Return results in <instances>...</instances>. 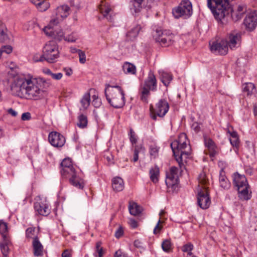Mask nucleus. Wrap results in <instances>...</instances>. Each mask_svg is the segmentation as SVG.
<instances>
[{
    "label": "nucleus",
    "instance_id": "nucleus-24",
    "mask_svg": "<svg viewBox=\"0 0 257 257\" xmlns=\"http://www.w3.org/2000/svg\"><path fill=\"white\" fill-rule=\"evenodd\" d=\"M32 246L33 248V253L35 256L39 257L43 255V246L37 236L34 237L32 242Z\"/></svg>",
    "mask_w": 257,
    "mask_h": 257
},
{
    "label": "nucleus",
    "instance_id": "nucleus-5",
    "mask_svg": "<svg viewBox=\"0 0 257 257\" xmlns=\"http://www.w3.org/2000/svg\"><path fill=\"white\" fill-rule=\"evenodd\" d=\"M198 182L199 184L204 185V187L200 188L198 192L197 203L201 208L206 209L209 207L211 200L206 186L208 182V180L204 173L200 174L198 176Z\"/></svg>",
    "mask_w": 257,
    "mask_h": 257
},
{
    "label": "nucleus",
    "instance_id": "nucleus-28",
    "mask_svg": "<svg viewBox=\"0 0 257 257\" xmlns=\"http://www.w3.org/2000/svg\"><path fill=\"white\" fill-rule=\"evenodd\" d=\"M30 1L41 12L46 11L50 7V4L47 0H30Z\"/></svg>",
    "mask_w": 257,
    "mask_h": 257
},
{
    "label": "nucleus",
    "instance_id": "nucleus-19",
    "mask_svg": "<svg viewBox=\"0 0 257 257\" xmlns=\"http://www.w3.org/2000/svg\"><path fill=\"white\" fill-rule=\"evenodd\" d=\"M226 41L230 49H235L240 45L241 35L239 33H231L228 35L227 40Z\"/></svg>",
    "mask_w": 257,
    "mask_h": 257
},
{
    "label": "nucleus",
    "instance_id": "nucleus-4",
    "mask_svg": "<svg viewBox=\"0 0 257 257\" xmlns=\"http://www.w3.org/2000/svg\"><path fill=\"white\" fill-rule=\"evenodd\" d=\"M233 183L236 187L238 196L241 200L247 201L251 198V191L246 178L244 175L238 173H234L233 176Z\"/></svg>",
    "mask_w": 257,
    "mask_h": 257
},
{
    "label": "nucleus",
    "instance_id": "nucleus-32",
    "mask_svg": "<svg viewBox=\"0 0 257 257\" xmlns=\"http://www.w3.org/2000/svg\"><path fill=\"white\" fill-rule=\"evenodd\" d=\"M90 94L89 92L85 93L82 96L80 103L81 104V107L80 108V110H86L88 108L90 105Z\"/></svg>",
    "mask_w": 257,
    "mask_h": 257
},
{
    "label": "nucleus",
    "instance_id": "nucleus-21",
    "mask_svg": "<svg viewBox=\"0 0 257 257\" xmlns=\"http://www.w3.org/2000/svg\"><path fill=\"white\" fill-rule=\"evenodd\" d=\"M65 178H69L70 183L74 187L80 189H82L84 188V181L83 179L78 175L76 171Z\"/></svg>",
    "mask_w": 257,
    "mask_h": 257
},
{
    "label": "nucleus",
    "instance_id": "nucleus-56",
    "mask_svg": "<svg viewBox=\"0 0 257 257\" xmlns=\"http://www.w3.org/2000/svg\"><path fill=\"white\" fill-rule=\"evenodd\" d=\"M123 234V229L122 228V227L121 226H119L117 229L116 230L115 232V236L117 238H120L121 236H122Z\"/></svg>",
    "mask_w": 257,
    "mask_h": 257
},
{
    "label": "nucleus",
    "instance_id": "nucleus-35",
    "mask_svg": "<svg viewBox=\"0 0 257 257\" xmlns=\"http://www.w3.org/2000/svg\"><path fill=\"white\" fill-rule=\"evenodd\" d=\"M11 244L10 238H8V241L6 239H3V242L0 244V248L4 256H8L9 252V246Z\"/></svg>",
    "mask_w": 257,
    "mask_h": 257
},
{
    "label": "nucleus",
    "instance_id": "nucleus-37",
    "mask_svg": "<svg viewBox=\"0 0 257 257\" xmlns=\"http://www.w3.org/2000/svg\"><path fill=\"white\" fill-rule=\"evenodd\" d=\"M255 85L251 82L245 83L243 85V91L246 93L247 96H251L255 90Z\"/></svg>",
    "mask_w": 257,
    "mask_h": 257
},
{
    "label": "nucleus",
    "instance_id": "nucleus-23",
    "mask_svg": "<svg viewBox=\"0 0 257 257\" xmlns=\"http://www.w3.org/2000/svg\"><path fill=\"white\" fill-rule=\"evenodd\" d=\"M244 24L249 30H253L257 25V17L255 13H252L247 15L244 20Z\"/></svg>",
    "mask_w": 257,
    "mask_h": 257
},
{
    "label": "nucleus",
    "instance_id": "nucleus-52",
    "mask_svg": "<svg viewBox=\"0 0 257 257\" xmlns=\"http://www.w3.org/2000/svg\"><path fill=\"white\" fill-rule=\"evenodd\" d=\"M33 61L35 62H43L45 61V58H43V54L42 55L36 54L33 57Z\"/></svg>",
    "mask_w": 257,
    "mask_h": 257
},
{
    "label": "nucleus",
    "instance_id": "nucleus-10",
    "mask_svg": "<svg viewBox=\"0 0 257 257\" xmlns=\"http://www.w3.org/2000/svg\"><path fill=\"white\" fill-rule=\"evenodd\" d=\"M43 58L49 63H54L59 57V52L58 46L54 41L47 42L43 48Z\"/></svg>",
    "mask_w": 257,
    "mask_h": 257
},
{
    "label": "nucleus",
    "instance_id": "nucleus-49",
    "mask_svg": "<svg viewBox=\"0 0 257 257\" xmlns=\"http://www.w3.org/2000/svg\"><path fill=\"white\" fill-rule=\"evenodd\" d=\"M145 0H134V7L136 8V12L140 11V8H142V5Z\"/></svg>",
    "mask_w": 257,
    "mask_h": 257
},
{
    "label": "nucleus",
    "instance_id": "nucleus-6",
    "mask_svg": "<svg viewBox=\"0 0 257 257\" xmlns=\"http://www.w3.org/2000/svg\"><path fill=\"white\" fill-rule=\"evenodd\" d=\"M207 7L215 19L219 22L224 18L229 6V0H207Z\"/></svg>",
    "mask_w": 257,
    "mask_h": 257
},
{
    "label": "nucleus",
    "instance_id": "nucleus-36",
    "mask_svg": "<svg viewBox=\"0 0 257 257\" xmlns=\"http://www.w3.org/2000/svg\"><path fill=\"white\" fill-rule=\"evenodd\" d=\"M122 70L125 74H135L136 73V66L129 62H125L122 66Z\"/></svg>",
    "mask_w": 257,
    "mask_h": 257
},
{
    "label": "nucleus",
    "instance_id": "nucleus-57",
    "mask_svg": "<svg viewBox=\"0 0 257 257\" xmlns=\"http://www.w3.org/2000/svg\"><path fill=\"white\" fill-rule=\"evenodd\" d=\"M128 223L131 227L133 228H136L138 226V222L134 219L130 218Z\"/></svg>",
    "mask_w": 257,
    "mask_h": 257
},
{
    "label": "nucleus",
    "instance_id": "nucleus-44",
    "mask_svg": "<svg viewBox=\"0 0 257 257\" xmlns=\"http://www.w3.org/2000/svg\"><path fill=\"white\" fill-rule=\"evenodd\" d=\"M12 51L13 48L10 45H6L2 47L0 49V57H1V56L3 53H5L6 54H9L12 53Z\"/></svg>",
    "mask_w": 257,
    "mask_h": 257
},
{
    "label": "nucleus",
    "instance_id": "nucleus-41",
    "mask_svg": "<svg viewBox=\"0 0 257 257\" xmlns=\"http://www.w3.org/2000/svg\"><path fill=\"white\" fill-rule=\"evenodd\" d=\"M134 157L133 160L134 162H137L139 159V153L142 151L144 150V148L142 145H135L134 146Z\"/></svg>",
    "mask_w": 257,
    "mask_h": 257
},
{
    "label": "nucleus",
    "instance_id": "nucleus-13",
    "mask_svg": "<svg viewBox=\"0 0 257 257\" xmlns=\"http://www.w3.org/2000/svg\"><path fill=\"white\" fill-rule=\"evenodd\" d=\"M178 169L176 167H172L169 172L166 174L165 182L168 188L175 190L178 187L179 177L178 175Z\"/></svg>",
    "mask_w": 257,
    "mask_h": 257
},
{
    "label": "nucleus",
    "instance_id": "nucleus-26",
    "mask_svg": "<svg viewBox=\"0 0 257 257\" xmlns=\"http://www.w3.org/2000/svg\"><path fill=\"white\" fill-rule=\"evenodd\" d=\"M112 187L115 191L119 192L124 188V182L120 177H116L112 180Z\"/></svg>",
    "mask_w": 257,
    "mask_h": 257
},
{
    "label": "nucleus",
    "instance_id": "nucleus-12",
    "mask_svg": "<svg viewBox=\"0 0 257 257\" xmlns=\"http://www.w3.org/2000/svg\"><path fill=\"white\" fill-rule=\"evenodd\" d=\"M247 12V6L244 4H236L227 8V14L230 13L231 19L236 22L241 20Z\"/></svg>",
    "mask_w": 257,
    "mask_h": 257
},
{
    "label": "nucleus",
    "instance_id": "nucleus-31",
    "mask_svg": "<svg viewBox=\"0 0 257 257\" xmlns=\"http://www.w3.org/2000/svg\"><path fill=\"white\" fill-rule=\"evenodd\" d=\"M223 173H224L223 171L220 173L219 178L220 186L224 189L227 190L230 187V183L228 179Z\"/></svg>",
    "mask_w": 257,
    "mask_h": 257
},
{
    "label": "nucleus",
    "instance_id": "nucleus-51",
    "mask_svg": "<svg viewBox=\"0 0 257 257\" xmlns=\"http://www.w3.org/2000/svg\"><path fill=\"white\" fill-rule=\"evenodd\" d=\"M35 230V227H29L26 230V236L27 238H32L34 235Z\"/></svg>",
    "mask_w": 257,
    "mask_h": 257
},
{
    "label": "nucleus",
    "instance_id": "nucleus-25",
    "mask_svg": "<svg viewBox=\"0 0 257 257\" xmlns=\"http://www.w3.org/2000/svg\"><path fill=\"white\" fill-rule=\"evenodd\" d=\"M98 9L101 14H102L104 18L109 21H112V17L111 14H109L111 11V9L109 5L106 2L102 1L101 4L99 5Z\"/></svg>",
    "mask_w": 257,
    "mask_h": 257
},
{
    "label": "nucleus",
    "instance_id": "nucleus-7",
    "mask_svg": "<svg viewBox=\"0 0 257 257\" xmlns=\"http://www.w3.org/2000/svg\"><path fill=\"white\" fill-rule=\"evenodd\" d=\"M157 89V82L156 76L152 71H150L141 89V100L147 101L148 97L150 94V91H155Z\"/></svg>",
    "mask_w": 257,
    "mask_h": 257
},
{
    "label": "nucleus",
    "instance_id": "nucleus-20",
    "mask_svg": "<svg viewBox=\"0 0 257 257\" xmlns=\"http://www.w3.org/2000/svg\"><path fill=\"white\" fill-rule=\"evenodd\" d=\"M61 173L64 177L68 176V175L76 171L70 158L63 159L61 163Z\"/></svg>",
    "mask_w": 257,
    "mask_h": 257
},
{
    "label": "nucleus",
    "instance_id": "nucleus-43",
    "mask_svg": "<svg viewBox=\"0 0 257 257\" xmlns=\"http://www.w3.org/2000/svg\"><path fill=\"white\" fill-rule=\"evenodd\" d=\"M77 38L78 36L77 34L74 32H72L70 35H64V40L68 42H74Z\"/></svg>",
    "mask_w": 257,
    "mask_h": 257
},
{
    "label": "nucleus",
    "instance_id": "nucleus-62",
    "mask_svg": "<svg viewBox=\"0 0 257 257\" xmlns=\"http://www.w3.org/2000/svg\"><path fill=\"white\" fill-rule=\"evenodd\" d=\"M227 133L229 134L230 136L231 137V138H235L238 137L237 134L235 131H232L231 132L229 130H228Z\"/></svg>",
    "mask_w": 257,
    "mask_h": 257
},
{
    "label": "nucleus",
    "instance_id": "nucleus-45",
    "mask_svg": "<svg viewBox=\"0 0 257 257\" xmlns=\"http://www.w3.org/2000/svg\"><path fill=\"white\" fill-rule=\"evenodd\" d=\"M171 243L169 240L166 239L162 243V247L165 252H168L171 248Z\"/></svg>",
    "mask_w": 257,
    "mask_h": 257
},
{
    "label": "nucleus",
    "instance_id": "nucleus-63",
    "mask_svg": "<svg viewBox=\"0 0 257 257\" xmlns=\"http://www.w3.org/2000/svg\"><path fill=\"white\" fill-rule=\"evenodd\" d=\"M64 71L65 72V74L68 76H71L72 74V70L70 68H65L64 69Z\"/></svg>",
    "mask_w": 257,
    "mask_h": 257
},
{
    "label": "nucleus",
    "instance_id": "nucleus-27",
    "mask_svg": "<svg viewBox=\"0 0 257 257\" xmlns=\"http://www.w3.org/2000/svg\"><path fill=\"white\" fill-rule=\"evenodd\" d=\"M159 74L161 82L165 86H168L173 79L172 75L164 71H159Z\"/></svg>",
    "mask_w": 257,
    "mask_h": 257
},
{
    "label": "nucleus",
    "instance_id": "nucleus-61",
    "mask_svg": "<svg viewBox=\"0 0 257 257\" xmlns=\"http://www.w3.org/2000/svg\"><path fill=\"white\" fill-rule=\"evenodd\" d=\"M62 257H72V255L69 250H65L62 253Z\"/></svg>",
    "mask_w": 257,
    "mask_h": 257
},
{
    "label": "nucleus",
    "instance_id": "nucleus-1",
    "mask_svg": "<svg viewBox=\"0 0 257 257\" xmlns=\"http://www.w3.org/2000/svg\"><path fill=\"white\" fill-rule=\"evenodd\" d=\"M45 83V80L41 78H35L30 75L19 76L15 78L11 88L16 95L25 94L28 99L39 100L47 95Z\"/></svg>",
    "mask_w": 257,
    "mask_h": 257
},
{
    "label": "nucleus",
    "instance_id": "nucleus-38",
    "mask_svg": "<svg viewBox=\"0 0 257 257\" xmlns=\"http://www.w3.org/2000/svg\"><path fill=\"white\" fill-rule=\"evenodd\" d=\"M141 29L140 25H137L127 33L126 36L130 40H132L137 37Z\"/></svg>",
    "mask_w": 257,
    "mask_h": 257
},
{
    "label": "nucleus",
    "instance_id": "nucleus-3",
    "mask_svg": "<svg viewBox=\"0 0 257 257\" xmlns=\"http://www.w3.org/2000/svg\"><path fill=\"white\" fill-rule=\"evenodd\" d=\"M104 93L107 101L113 107L121 108L124 105V93L120 86L107 84Z\"/></svg>",
    "mask_w": 257,
    "mask_h": 257
},
{
    "label": "nucleus",
    "instance_id": "nucleus-29",
    "mask_svg": "<svg viewBox=\"0 0 257 257\" xmlns=\"http://www.w3.org/2000/svg\"><path fill=\"white\" fill-rule=\"evenodd\" d=\"M0 233L3 239L8 241V238H10L8 223L3 220H0Z\"/></svg>",
    "mask_w": 257,
    "mask_h": 257
},
{
    "label": "nucleus",
    "instance_id": "nucleus-60",
    "mask_svg": "<svg viewBox=\"0 0 257 257\" xmlns=\"http://www.w3.org/2000/svg\"><path fill=\"white\" fill-rule=\"evenodd\" d=\"M7 112L9 114H11L14 117H16L18 115V112L13 108H9L8 109Z\"/></svg>",
    "mask_w": 257,
    "mask_h": 257
},
{
    "label": "nucleus",
    "instance_id": "nucleus-16",
    "mask_svg": "<svg viewBox=\"0 0 257 257\" xmlns=\"http://www.w3.org/2000/svg\"><path fill=\"white\" fill-rule=\"evenodd\" d=\"M227 42L225 40L213 42L210 46L211 51L220 55H226L228 50Z\"/></svg>",
    "mask_w": 257,
    "mask_h": 257
},
{
    "label": "nucleus",
    "instance_id": "nucleus-15",
    "mask_svg": "<svg viewBox=\"0 0 257 257\" xmlns=\"http://www.w3.org/2000/svg\"><path fill=\"white\" fill-rule=\"evenodd\" d=\"M56 25H51V22H50L49 24L43 29V31L46 35L52 37L57 41H60L64 39V34L61 29L54 28V26Z\"/></svg>",
    "mask_w": 257,
    "mask_h": 257
},
{
    "label": "nucleus",
    "instance_id": "nucleus-46",
    "mask_svg": "<svg viewBox=\"0 0 257 257\" xmlns=\"http://www.w3.org/2000/svg\"><path fill=\"white\" fill-rule=\"evenodd\" d=\"M193 249V244L191 243H188L183 246L182 250L183 252H187V255H189V253H192L191 251Z\"/></svg>",
    "mask_w": 257,
    "mask_h": 257
},
{
    "label": "nucleus",
    "instance_id": "nucleus-11",
    "mask_svg": "<svg viewBox=\"0 0 257 257\" xmlns=\"http://www.w3.org/2000/svg\"><path fill=\"white\" fill-rule=\"evenodd\" d=\"M169 107L168 101L164 98L160 99L155 107L151 105L150 109L152 119L156 120L157 116L164 117L168 112Z\"/></svg>",
    "mask_w": 257,
    "mask_h": 257
},
{
    "label": "nucleus",
    "instance_id": "nucleus-34",
    "mask_svg": "<svg viewBox=\"0 0 257 257\" xmlns=\"http://www.w3.org/2000/svg\"><path fill=\"white\" fill-rule=\"evenodd\" d=\"M8 30L6 26L0 22V42H8L9 41V37L7 34Z\"/></svg>",
    "mask_w": 257,
    "mask_h": 257
},
{
    "label": "nucleus",
    "instance_id": "nucleus-59",
    "mask_svg": "<svg viewBox=\"0 0 257 257\" xmlns=\"http://www.w3.org/2000/svg\"><path fill=\"white\" fill-rule=\"evenodd\" d=\"M229 141H230V144L233 146L237 147L238 145L239 141H238V137L235 138H235H230Z\"/></svg>",
    "mask_w": 257,
    "mask_h": 257
},
{
    "label": "nucleus",
    "instance_id": "nucleus-48",
    "mask_svg": "<svg viewBox=\"0 0 257 257\" xmlns=\"http://www.w3.org/2000/svg\"><path fill=\"white\" fill-rule=\"evenodd\" d=\"M92 104L95 107H99L101 104V102L100 98H98V97L96 95H93L92 96Z\"/></svg>",
    "mask_w": 257,
    "mask_h": 257
},
{
    "label": "nucleus",
    "instance_id": "nucleus-47",
    "mask_svg": "<svg viewBox=\"0 0 257 257\" xmlns=\"http://www.w3.org/2000/svg\"><path fill=\"white\" fill-rule=\"evenodd\" d=\"M79 56V61L81 64H84L86 62V55L84 51L81 50H76Z\"/></svg>",
    "mask_w": 257,
    "mask_h": 257
},
{
    "label": "nucleus",
    "instance_id": "nucleus-8",
    "mask_svg": "<svg viewBox=\"0 0 257 257\" xmlns=\"http://www.w3.org/2000/svg\"><path fill=\"white\" fill-rule=\"evenodd\" d=\"M153 37L162 47H168L173 44L175 36L169 31L157 29L154 32Z\"/></svg>",
    "mask_w": 257,
    "mask_h": 257
},
{
    "label": "nucleus",
    "instance_id": "nucleus-39",
    "mask_svg": "<svg viewBox=\"0 0 257 257\" xmlns=\"http://www.w3.org/2000/svg\"><path fill=\"white\" fill-rule=\"evenodd\" d=\"M78 122H77V126L80 128H86L87 126L88 119L86 115L81 114L78 117Z\"/></svg>",
    "mask_w": 257,
    "mask_h": 257
},
{
    "label": "nucleus",
    "instance_id": "nucleus-14",
    "mask_svg": "<svg viewBox=\"0 0 257 257\" xmlns=\"http://www.w3.org/2000/svg\"><path fill=\"white\" fill-rule=\"evenodd\" d=\"M70 13V8L68 5L58 7L55 11L56 18L51 19V25H57L60 21L67 17Z\"/></svg>",
    "mask_w": 257,
    "mask_h": 257
},
{
    "label": "nucleus",
    "instance_id": "nucleus-40",
    "mask_svg": "<svg viewBox=\"0 0 257 257\" xmlns=\"http://www.w3.org/2000/svg\"><path fill=\"white\" fill-rule=\"evenodd\" d=\"M160 148L156 144H152L149 146V153L152 158L155 159L158 157Z\"/></svg>",
    "mask_w": 257,
    "mask_h": 257
},
{
    "label": "nucleus",
    "instance_id": "nucleus-55",
    "mask_svg": "<svg viewBox=\"0 0 257 257\" xmlns=\"http://www.w3.org/2000/svg\"><path fill=\"white\" fill-rule=\"evenodd\" d=\"M21 119L23 121L29 120L31 119V114L30 112H24L22 114Z\"/></svg>",
    "mask_w": 257,
    "mask_h": 257
},
{
    "label": "nucleus",
    "instance_id": "nucleus-33",
    "mask_svg": "<svg viewBox=\"0 0 257 257\" xmlns=\"http://www.w3.org/2000/svg\"><path fill=\"white\" fill-rule=\"evenodd\" d=\"M159 174V168L157 166L150 169L149 171L150 177L153 183H156L158 182Z\"/></svg>",
    "mask_w": 257,
    "mask_h": 257
},
{
    "label": "nucleus",
    "instance_id": "nucleus-50",
    "mask_svg": "<svg viewBox=\"0 0 257 257\" xmlns=\"http://www.w3.org/2000/svg\"><path fill=\"white\" fill-rule=\"evenodd\" d=\"M101 243L97 242L96 243V251L98 253V257H102L103 256V248L101 247Z\"/></svg>",
    "mask_w": 257,
    "mask_h": 257
},
{
    "label": "nucleus",
    "instance_id": "nucleus-22",
    "mask_svg": "<svg viewBox=\"0 0 257 257\" xmlns=\"http://www.w3.org/2000/svg\"><path fill=\"white\" fill-rule=\"evenodd\" d=\"M204 143L207 148L209 155L210 157H214L218 153V149L214 142L206 136H203Z\"/></svg>",
    "mask_w": 257,
    "mask_h": 257
},
{
    "label": "nucleus",
    "instance_id": "nucleus-54",
    "mask_svg": "<svg viewBox=\"0 0 257 257\" xmlns=\"http://www.w3.org/2000/svg\"><path fill=\"white\" fill-rule=\"evenodd\" d=\"M160 223H161V219L160 218L159 219V220L158 221V222L154 229V230H153L154 234H157L160 233V232L162 229V226L160 225Z\"/></svg>",
    "mask_w": 257,
    "mask_h": 257
},
{
    "label": "nucleus",
    "instance_id": "nucleus-58",
    "mask_svg": "<svg viewBox=\"0 0 257 257\" xmlns=\"http://www.w3.org/2000/svg\"><path fill=\"white\" fill-rule=\"evenodd\" d=\"M63 76L62 73H53L52 74L51 77L56 80H60Z\"/></svg>",
    "mask_w": 257,
    "mask_h": 257
},
{
    "label": "nucleus",
    "instance_id": "nucleus-53",
    "mask_svg": "<svg viewBox=\"0 0 257 257\" xmlns=\"http://www.w3.org/2000/svg\"><path fill=\"white\" fill-rule=\"evenodd\" d=\"M114 257H128V255L121 249H118L115 251Z\"/></svg>",
    "mask_w": 257,
    "mask_h": 257
},
{
    "label": "nucleus",
    "instance_id": "nucleus-2",
    "mask_svg": "<svg viewBox=\"0 0 257 257\" xmlns=\"http://www.w3.org/2000/svg\"><path fill=\"white\" fill-rule=\"evenodd\" d=\"M171 147L176 160L181 168L183 166V159H187L190 155L191 148L185 133L181 134L177 140L171 144Z\"/></svg>",
    "mask_w": 257,
    "mask_h": 257
},
{
    "label": "nucleus",
    "instance_id": "nucleus-64",
    "mask_svg": "<svg viewBox=\"0 0 257 257\" xmlns=\"http://www.w3.org/2000/svg\"><path fill=\"white\" fill-rule=\"evenodd\" d=\"M245 173L249 175H251L253 173L252 169L249 167H246L245 168Z\"/></svg>",
    "mask_w": 257,
    "mask_h": 257
},
{
    "label": "nucleus",
    "instance_id": "nucleus-18",
    "mask_svg": "<svg viewBox=\"0 0 257 257\" xmlns=\"http://www.w3.org/2000/svg\"><path fill=\"white\" fill-rule=\"evenodd\" d=\"M34 207L35 211L43 216H47L50 213V206L46 200H40L34 203Z\"/></svg>",
    "mask_w": 257,
    "mask_h": 257
},
{
    "label": "nucleus",
    "instance_id": "nucleus-17",
    "mask_svg": "<svg viewBox=\"0 0 257 257\" xmlns=\"http://www.w3.org/2000/svg\"><path fill=\"white\" fill-rule=\"evenodd\" d=\"M50 143L54 147L61 148L65 143V138L60 133L56 132H51L48 136Z\"/></svg>",
    "mask_w": 257,
    "mask_h": 257
},
{
    "label": "nucleus",
    "instance_id": "nucleus-30",
    "mask_svg": "<svg viewBox=\"0 0 257 257\" xmlns=\"http://www.w3.org/2000/svg\"><path fill=\"white\" fill-rule=\"evenodd\" d=\"M128 209L131 214L136 216L142 212L141 207L134 202H130Z\"/></svg>",
    "mask_w": 257,
    "mask_h": 257
},
{
    "label": "nucleus",
    "instance_id": "nucleus-9",
    "mask_svg": "<svg viewBox=\"0 0 257 257\" xmlns=\"http://www.w3.org/2000/svg\"><path fill=\"white\" fill-rule=\"evenodd\" d=\"M172 14L176 19H187L192 14V6L189 0H183L179 5L172 10Z\"/></svg>",
    "mask_w": 257,
    "mask_h": 257
},
{
    "label": "nucleus",
    "instance_id": "nucleus-42",
    "mask_svg": "<svg viewBox=\"0 0 257 257\" xmlns=\"http://www.w3.org/2000/svg\"><path fill=\"white\" fill-rule=\"evenodd\" d=\"M129 139L133 147H134L138 142V137L136 135L135 132L132 128H130V133L128 134Z\"/></svg>",
    "mask_w": 257,
    "mask_h": 257
}]
</instances>
